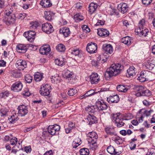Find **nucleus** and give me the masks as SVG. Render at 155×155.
I'll return each instance as SVG.
<instances>
[{"instance_id": "obj_31", "label": "nucleus", "mask_w": 155, "mask_h": 155, "mask_svg": "<svg viewBox=\"0 0 155 155\" xmlns=\"http://www.w3.org/2000/svg\"><path fill=\"white\" fill-rule=\"evenodd\" d=\"M60 33H62L65 37H68L70 33L69 28L64 27L61 28L59 31Z\"/></svg>"}, {"instance_id": "obj_17", "label": "nucleus", "mask_w": 155, "mask_h": 155, "mask_svg": "<svg viewBox=\"0 0 155 155\" xmlns=\"http://www.w3.org/2000/svg\"><path fill=\"white\" fill-rule=\"evenodd\" d=\"M86 110L89 112V114H96L98 111V108L97 105L91 106H88L85 108Z\"/></svg>"}, {"instance_id": "obj_1", "label": "nucleus", "mask_w": 155, "mask_h": 155, "mask_svg": "<svg viewBox=\"0 0 155 155\" xmlns=\"http://www.w3.org/2000/svg\"><path fill=\"white\" fill-rule=\"evenodd\" d=\"M123 69V66L120 64H112L110 67L109 70L105 73V77H111L119 74Z\"/></svg>"}, {"instance_id": "obj_7", "label": "nucleus", "mask_w": 155, "mask_h": 155, "mask_svg": "<svg viewBox=\"0 0 155 155\" xmlns=\"http://www.w3.org/2000/svg\"><path fill=\"white\" fill-rule=\"evenodd\" d=\"M60 126L57 124L50 125L48 127V133L51 135H53L56 134L60 129Z\"/></svg>"}, {"instance_id": "obj_37", "label": "nucleus", "mask_w": 155, "mask_h": 155, "mask_svg": "<svg viewBox=\"0 0 155 155\" xmlns=\"http://www.w3.org/2000/svg\"><path fill=\"white\" fill-rule=\"evenodd\" d=\"M74 19L76 22H79L83 20L84 17L81 14H77L74 16Z\"/></svg>"}, {"instance_id": "obj_64", "label": "nucleus", "mask_w": 155, "mask_h": 155, "mask_svg": "<svg viewBox=\"0 0 155 155\" xmlns=\"http://www.w3.org/2000/svg\"><path fill=\"white\" fill-rule=\"evenodd\" d=\"M122 21H123V23L124 25L126 26V27H127V26L129 25V23L127 20H123Z\"/></svg>"}, {"instance_id": "obj_26", "label": "nucleus", "mask_w": 155, "mask_h": 155, "mask_svg": "<svg viewBox=\"0 0 155 155\" xmlns=\"http://www.w3.org/2000/svg\"><path fill=\"white\" fill-rule=\"evenodd\" d=\"M18 113H14L12 115L8 117V120L10 123L14 124L18 120L19 118L18 117Z\"/></svg>"}, {"instance_id": "obj_24", "label": "nucleus", "mask_w": 155, "mask_h": 155, "mask_svg": "<svg viewBox=\"0 0 155 155\" xmlns=\"http://www.w3.org/2000/svg\"><path fill=\"white\" fill-rule=\"evenodd\" d=\"M16 50L20 53H25L27 51V48L24 45L19 44L17 46Z\"/></svg>"}, {"instance_id": "obj_34", "label": "nucleus", "mask_w": 155, "mask_h": 155, "mask_svg": "<svg viewBox=\"0 0 155 155\" xmlns=\"http://www.w3.org/2000/svg\"><path fill=\"white\" fill-rule=\"evenodd\" d=\"M82 143L81 140V139L78 137L75 138L73 142V147L76 148Z\"/></svg>"}, {"instance_id": "obj_19", "label": "nucleus", "mask_w": 155, "mask_h": 155, "mask_svg": "<svg viewBox=\"0 0 155 155\" xmlns=\"http://www.w3.org/2000/svg\"><path fill=\"white\" fill-rule=\"evenodd\" d=\"M87 120L89 122V124L90 125L97 123V118L93 114H89L87 116Z\"/></svg>"}, {"instance_id": "obj_36", "label": "nucleus", "mask_w": 155, "mask_h": 155, "mask_svg": "<svg viewBox=\"0 0 155 155\" xmlns=\"http://www.w3.org/2000/svg\"><path fill=\"white\" fill-rule=\"evenodd\" d=\"M112 140L117 144H121L123 141L122 139L120 137L116 135L112 137Z\"/></svg>"}, {"instance_id": "obj_57", "label": "nucleus", "mask_w": 155, "mask_h": 155, "mask_svg": "<svg viewBox=\"0 0 155 155\" xmlns=\"http://www.w3.org/2000/svg\"><path fill=\"white\" fill-rule=\"evenodd\" d=\"M28 35L35 38L36 34L34 31L31 30L28 31Z\"/></svg>"}, {"instance_id": "obj_46", "label": "nucleus", "mask_w": 155, "mask_h": 155, "mask_svg": "<svg viewBox=\"0 0 155 155\" xmlns=\"http://www.w3.org/2000/svg\"><path fill=\"white\" fill-rule=\"evenodd\" d=\"M59 77L58 75L56 74L55 75L52 76L51 78V81L53 83H57V82L59 79Z\"/></svg>"}, {"instance_id": "obj_43", "label": "nucleus", "mask_w": 155, "mask_h": 155, "mask_svg": "<svg viewBox=\"0 0 155 155\" xmlns=\"http://www.w3.org/2000/svg\"><path fill=\"white\" fill-rule=\"evenodd\" d=\"M57 51L60 52H62L64 51L65 50V46L63 44H59L56 47Z\"/></svg>"}, {"instance_id": "obj_9", "label": "nucleus", "mask_w": 155, "mask_h": 155, "mask_svg": "<svg viewBox=\"0 0 155 155\" xmlns=\"http://www.w3.org/2000/svg\"><path fill=\"white\" fill-rule=\"evenodd\" d=\"M135 31L137 33V34L141 37L147 36L149 32L148 29L146 27L141 28H136L135 29Z\"/></svg>"}, {"instance_id": "obj_10", "label": "nucleus", "mask_w": 155, "mask_h": 155, "mask_svg": "<svg viewBox=\"0 0 155 155\" xmlns=\"http://www.w3.org/2000/svg\"><path fill=\"white\" fill-rule=\"evenodd\" d=\"M97 48L96 43L91 42L88 44L86 49L87 52L91 54L95 53Z\"/></svg>"}, {"instance_id": "obj_41", "label": "nucleus", "mask_w": 155, "mask_h": 155, "mask_svg": "<svg viewBox=\"0 0 155 155\" xmlns=\"http://www.w3.org/2000/svg\"><path fill=\"white\" fill-rule=\"evenodd\" d=\"M45 17L46 20L49 21L51 20L52 15H53L51 12H45Z\"/></svg>"}, {"instance_id": "obj_49", "label": "nucleus", "mask_w": 155, "mask_h": 155, "mask_svg": "<svg viewBox=\"0 0 155 155\" xmlns=\"http://www.w3.org/2000/svg\"><path fill=\"white\" fill-rule=\"evenodd\" d=\"M145 21L143 19H142L140 20L139 23V27L138 28H145Z\"/></svg>"}, {"instance_id": "obj_53", "label": "nucleus", "mask_w": 155, "mask_h": 155, "mask_svg": "<svg viewBox=\"0 0 155 155\" xmlns=\"http://www.w3.org/2000/svg\"><path fill=\"white\" fill-rule=\"evenodd\" d=\"M54 62L57 65L59 66H61L64 64V62L62 61H61L60 59H57L55 60Z\"/></svg>"}, {"instance_id": "obj_29", "label": "nucleus", "mask_w": 155, "mask_h": 155, "mask_svg": "<svg viewBox=\"0 0 155 155\" xmlns=\"http://www.w3.org/2000/svg\"><path fill=\"white\" fill-rule=\"evenodd\" d=\"M97 5L96 3H91L89 6V11L90 14H91L93 13L97 8Z\"/></svg>"}, {"instance_id": "obj_40", "label": "nucleus", "mask_w": 155, "mask_h": 155, "mask_svg": "<svg viewBox=\"0 0 155 155\" xmlns=\"http://www.w3.org/2000/svg\"><path fill=\"white\" fill-rule=\"evenodd\" d=\"M145 66L146 68L150 70H152L154 67V65L150 61H147L145 63Z\"/></svg>"}, {"instance_id": "obj_39", "label": "nucleus", "mask_w": 155, "mask_h": 155, "mask_svg": "<svg viewBox=\"0 0 155 155\" xmlns=\"http://www.w3.org/2000/svg\"><path fill=\"white\" fill-rule=\"evenodd\" d=\"M93 90H91L87 92L82 97V98H85L88 96H91L96 94Z\"/></svg>"}, {"instance_id": "obj_32", "label": "nucleus", "mask_w": 155, "mask_h": 155, "mask_svg": "<svg viewBox=\"0 0 155 155\" xmlns=\"http://www.w3.org/2000/svg\"><path fill=\"white\" fill-rule=\"evenodd\" d=\"M5 18V23L7 25H9L11 24H13L15 22V19L14 17L11 16H7Z\"/></svg>"}, {"instance_id": "obj_50", "label": "nucleus", "mask_w": 155, "mask_h": 155, "mask_svg": "<svg viewBox=\"0 0 155 155\" xmlns=\"http://www.w3.org/2000/svg\"><path fill=\"white\" fill-rule=\"evenodd\" d=\"M22 94L25 97H28L30 95V93L28 88H25L22 92Z\"/></svg>"}, {"instance_id": "obj_60", "label": "nucleus", "mask_w": 155, "mask_h": 155, "mask_svg": "<svg viewBox=\"0 0 155 155\" xmlns=\"http://www.w3.org/2000/svg\"><path fill=\"white\" fill-rule=\"evenodd\" d=\"M8 111L6 110L5 108L2 109L0 110V112L2 114V115L4 116L6 115Z\"/></svg>"}, {"instance_id": "obj_2", "label": "nucleus", "mask_w": 155, "mask_h": 155, "mask_svg": "<svg viewBox=\"0 0 155 155\" xmlns=\"http://www.w3.org/2000/svg\"><path fill=\"white\" fill-rule=\"evenodd\" d=\"M87 140L90 147L94 149L97 148L96 142L98 138L97 134L94 132H89L87 134Z\"/></svg>"}, {"instance_id": "obj_6", "label": "nucleus", "mask_w": 155, "mask_h": 155, "mask_svg": "<svg viewBox=\"0 0 155 155\" xmlns=\"http://www.w3.org/2000/svg\"><path fill=\"white\" fill-rule=\"evenodd\" d=\"M51 89V86L50 85L46 84L40 88L39 93L41 95L48 96L50 92Z\"/></svg>"}, {"instance_id": "obj_16", "label": "nucleus", "mask_w": 155, "mask_h": 155, "mask_svg": "<svg viewBox=\"0 0 155 155\" xmlns=\"http://www.w3.org/2000/svg\"><path fill=\"white\" fill-rule=\"evenodd\" d=\"M119 101L118 96L116 94L111 96L107 98V101L110 103H117Z\"/></svg>"}, {"instance_id": "obj_54", "label": "nucleus", "mask_w": 155, "mask_h": 155, "mask_svg": "<svg viewBox=\"0 0 155 155\" xmlns=\"http://www.w3.org/2000/svg\"><path fill=\"white\" fill-rule=\"evenodd\" d=\"M17 139L15 137H13L10 140V143L11 145H13L17 143Z\"/></svg>"}, {"instance_id": "obj_22", "label": "nucleus", "mask_w": 155, "mask_h": 155, "mask_svg": "<svg viewBox=\"0 0 155 155\" xmlns=\"http://www.w3.org/2000/svg\"><path fill=\"white\" fill-rule=\"evenodd\" d=\"M71 53L76 58H80L82 55L81 51L78 49H73L71 50Z\"/></svg>"}, {"instance_id": "obj_18", "label": "nucleus", "mask_w": 155, "mask_h": 155, "mask_svg": "<svg viewBox=\"0 0 155 155\" xmlns=\"http://www.w3.org/2000/svg\"><path fill=\"white\" fill-rule=\"evenodd\" d=\"M109 32L106 29L104 28H99L97 30L98 35L101 37H106L109 35Z\"/></svg>"}, {"instance_id": "obj_55", "label": "nucleus", "mask_w": 155, "mask_h": 155, "mask_svg": "<svg viewBox=\"0 0 155 155\" xmlns=\"http://www.w3.org/2000/svg\"><path fill=\"white\" fill-rule=\"evenodd\" d=\"M82 28L83 30L86 32H89L90 31V29L89 28L87 27V26L84 25L82 26Z\"/></svg>"}, {"instance_id": "obj_61", "label": "nucleus", "mask_w": 155, "mask_h": 155, "mask_svg": "<svg viewBox=\"0 0 155 155\" xmlns=\"http://www.w3.org/2000/svg\"><path fill=\"white\" fill-rule=\"evenodd\" d=\"M5 2L3 0H0V8H3L5 6Z\"/></svg>"}, {"instance_id": "obj_23", "label": "nucleus", "mask_w": 155, "mask_h": 155, "mask_svg": "<svg viewBox=\"0 0 155 155\" xmlns=\"http://www.w3.org/2000/svg\"><path fill=\"white\" fill-rule=\"evenodd\" d=\"M134 89L137 92L136 94V96L137 97H139L141 95V93L144 90V87L143 86L139 85H135L134 86Z\"/></svg>"}, {"instance_id": "obj_38", "label": "nucleus", "mask_w": 155, "mask_h": 155, "mask_svg": "<svg viewBox=\"0 0 155 155\" xmlns=\"http://www.w3.org/2000/svg\"><path fill=\"white\" fill-rule=\"evenodd\" d=\"M43 77V74L39 72H37L34 75V79L36 81H41Z\"/></svg>"}, {"instance_id": "obj_59", "label": "nucleus", "mask_w": 155, "mask_h": 155, "mask_svg": "<svg viewBox=\"0 0 155 155\" xmlns=\"http://www.w3.org/2000/svg\"><path fill=\"white\" fill-rule=\"evenodd\" d=\"M104 21H102L101 20H98L96 24L94 25H104Z\"/></svg>"}, {"instance_id": "obj_62", "label": "nucleus", "mask_w": 155, "mask_h": 155, "mask_svg": "<svg viewBox=\"0 0 155 155\" xmlns=\"http://www.w3.org/2000/svg\"><path fill=\"white\" fill-rule=\"evenodd\" d=\"M25 150L26 152L27 153L30 152L31 150L30 146L25 147Z\"/></svg>"}, {"instance_id": "obj_48", "label": "nucleus", "mask_w": 155, "mask_h": 155, "mask_svg": "<svg viewBox=\"0 0 155 155\" xmlns=\"http://www.w3.org/2000/svg\"><path fill=\"white\" fill-rule=\"evenodd\" d=\"M31 25L30 26L31 29L32 28V29H35L39 26V24L38 22L35 21V22H32L31 24Z\"/></svg>"}, {"instance_id": "obj_20", "label": "nucleus", "mask_w": 155, "mask_h": 155, "mask_svg": "<svg viewBox=\"0 0 155 155\" xmlns=\"http://www.w3.org/2000/svg\"><path fill=\"white\" fill-rule=\"evenodd\" d=\"M102 48L105 53L107 54V53L111 54L113 52V48L112 46L110 44H104L102 46Z\"/></svg>"}, {"instance_id": "obj_21", "label": "nucleus", "mask_w": 155, "mask_h": 155, "mask_svg": "<svg viewBox=\"0 0 155 155\" xmlns=\"http://www.w3.org/2000/svg\"><path fill=\"white\" fill-rule=\"evenodd\" d=\"M50 48L49 45L42 46L40 48L39 52L42 54H47L50 51Z\"/></svg>"}, {"instance_id": "obj_28", "label": "nucleus", "mask_w": 155, "mask_h": 155, "mask_svg": "<svg viewBox=\"0 0 155 155\" xmlns=\"http://www.w3.org/2000/svg\"><path fill=\"white\" fill-rule=\"evenodd\" d=\"M109 56V55L107 54V53H104L103 54H101L99 55L97 57V61H101V63H103L107 61V59Z\"/></svg>"}, {"instance_id": "obj_15", "label": "nucleus", "mask_w": 155, "mask_h": 155, "mask_svg": "<svg viewBox=\"0 0 155 155\" xmlns=\"http://www.w3.org/2000/svg\"><path fill=\"white\" fill-rule=\"evenodd\" d=\"M147 72L145 71H142L140 72V76L137 78V79L142 82H145L147 80Z\"/></svg>"}, {"instance_id": "obj_52", "label": "nucleus", "mask_w": 155, "mask_h": 155, "mask_svg": "<svg viewBox=\"0 0 155 155\" xmlns=\"http://www.w3.org/2000/svg\"><path fill=\"white\" fill-rule=\"evenodd\" d=\"M12 74L14 77L17 78H20L22 75V74L20 72L16 71L13 72Z\"/></svg>"}, {"instance_id": "obj_30", "label": "nucleus", "mask_w": 155, "mask_h": 155, "mask_svg": "<svg viewBox=\"0 0 155 155\" xmlns=\"http://www.w3.org/2000/svg\"><path fill=\"white\" fill-rule=\"evenodd\" d=\"M136 69L133 66L130 67L127 70V72L128 74V75L129 77L133 76L135 75V71Z\"/></svg>"}, {"instance_id": "obj_4", "label": "nucleus", "mask_w": 155, "mask_h": 155, "mask_svg": "<svg viewBox=\"0 0 155 155\" xmlns=\"http://www.w3.org/2000/svg\"><path fill=\"white\" fill-rule=\"evenodd\" d=\"M17 110L18 116L24 117L27 115L28 112V105L22 104L18 106Z\"/></svg>"}, {"instance_id": "obj_35", "label": "nucleus", "mask_w": 155, "mask_h": 155, "mask_svg": "<svg viewBox=\"0 0 155 155\" xmlns=\"http://www.w3.org/2000/svg\"><path fill=\"white\" fill-rule=\"evenodd\" d=\"M117 90L120 92H127L128 89L124 85H119L117 87Z\"/></svg>"}, {"instance_id": "obj_3", "label": "nucleus", "mask_w": 155, "mask_h": 155, "mask_svg": "<svg viewBox=\"0 0 155 155\" xmlns=\"http://www.w3.org/2000/svg\"><path fill=\"white\" fill-rule=\"evenodd\" d=\"M112 119V120L115 122L118 127H121L124 124V119L118 114H113Z\"/></svg>"}, {"instance_id": "obj_11", "label": "nucleus", "mask_w": 155, "mask_h": 155, "mask_svg": "<svg viewBox=\"0 0 155 155\" xmlns=\"http://www.w3.org/2000/svg\"><path fill=\"white\" fill-rule=\"evenodd\" d=\"M23 85L20 81L16 82L12 84L11 87V90L15 92H18L21 90Z\"/></svg>"}, {"instance_id": "obj_44", "label": "nucleus", "mask_w": 155, "mask_h": 155, "mask_svg": "<svg viewBox=\"0 0 155 155\" xmlns=\"http://www.w3.org/2000/svg\"><path fill=\"white\" fill-rule=\"evenodd\" d=\"M80 152L81 155H88L89 154V150L86 148L81 149Z\"/></svg>"}, {"instance_id": "obj_47", "label": "nucleus", "mask_w": 155, "mask_h": 155, "mask_svg": "<svg viewBox=\"0 0 155 155\" xmlns=\"http://www.w3.org/2000/svg\"><path fill=\"white\" fill-rule=\"evenodd\" d=\"M9 92L7 91L2 92L0 93V97L5 98L9 96Z\"/></svg>"}, {"instance_id": "obj_8", "label": "nucleus", "mask_w": 155, "mask_h": 155, "mask_svg": "<svg viewBox=\"0 0 155 155\" xmlns=\"http://www.w3.org/2000/svg\"><path fill=\"white\" fill-rule=\"evenodd\" d=\"M121 147H119L115 149L113 147L110 146L107 148V151L111 154L113 155H119L121 153V151L119 150Z\"/></svg>"}, {"instance_id": "obj_63", "label": "nucleus", "mask_w": 155, "mask_h": 155, "mask_svg": "<svg viewBox=\"0 0 155 155\" xmlns=\"http://www.w3.org/2000/svg\"><path fill=\"white\" fill-rule=\"evenodd\" d=\"M136 146V144L133 143H131V144L130 146V149L131 150H134Z\"/></svg>"}, {"instance_id": "obj_5", "label": "nucleus", "mask_w": 155, "mask_h": 155, "mask_svg": "<svg viewBox=\"0 0 155 155\" xmlns=\"http://www.w3.org/2000/svg\"><path fill=\"white\" fill-rule=\"evenodd\" d=\"M42 30L47 34H50L54 31L53 27L51 24L49 23H46L42 25Z\"/></svg>"}, {"instance_id": "obj_45", "label": "nucleus", "mask_w": 155, "mask_h": 155, "mask_svg": "<svg viewBox=\"0 0 155 155\" xmlns=\"http://www.w3.org/2000/svg\"><path fill=\"white\" fill-rule=\"evenodd\" d=\"M77 92V91L75 89L71 88L69 90L68 94L70 96H73Z\"/></svg>"}, {"instance_id": "obj_42", "label": "nucleus", "mask_w": 155, "mask_h": 155, "mask_svg": "<svg viewBox=\"0 0 155 155\" xmlns=\"http://www.w3.org/2000/svg\"><path fill=\"white\" fill-rule=\"evenodd\" d=\"M141 96H150L151 95V93L150 91L148 89H145L143 90Z\"/></svg>"}, {"instance_id": "obj_13", "label": "nucleus", "mask_w": 155, "mask_h": 155, "mask_svg": "<svg viewBox=\"0 0 155 155\" xmlns=\"http://www.w3.org/2000/svg\"><path fill=\"white\" fill-rule=\"evenodd\" d=\"M16 66L18 70H23L27 67V63L25 61L19 60L17 61Z\"/></svg>"}, {"instance_id": "obj_56", "label": "nucleus", "mask_w": 155, "mask_h": 155, "mask_svg": "<svg viewBox=\"0 0 155 155\" xmlns=\"http://www.w3.org/2000/svg\"><path fill=\"white\" fill-rule=\"evenodd\" d=\"M152 0H142L143 3L146 5H149L152 2Z\"/></svg>"}, {"instance_id": "obj_14", "label": "nucleus", "mask_w": 155, "mask_h": 155, "mask_svg": "<svg viewBox=\"0 0 155 155\" xmlns=\"http://www.w3.org/2000/svg\"><path fill=\"white\" fill-rule=\"evenodd\" d=\"M117 8L119 11L123 14L126 13L128 9L127 4L124 3L118 5L117 6Z\"/></svg>"}, {"instance_id": "obj_33", "label": "nucleus", "mask_w": 155, "mask_h": 155, "mask_svg": "<svg viewBox=\"0 0 155 155\" xmlns=\"http://www.w3.org/2000/svg\"><path fill=\"white\" fill-rule=\"evenodd\" d=\"M121 42L127 45H130L131 42V38L128 36L123 38L121 39Z\"/></svg>"}, {"instance_id": "obj_12", "label": "nucleus", "mask_w": 155, "mask_h": 155, "mask_svg": "<svg viewBox=\"0 0 155 155\" xmlns=\"http://www.w3.org/2000/svg\"><path fill=\"white\" fill-rule=\"evenodd\" d=\"M90 81L92 84H96L98 82L100 79L97 73H93L90 77Z\"/></svg>"}, {"instance_id": "obj_25", "label": "nucleus", "mask_w": 155, "mask_h": 155, "mask_svg": "<svg viewBox=\"0 0 155 155\" xmlns=\"http://www.w3.org/2000/svg\"><path fill=\"white\" fill-rule=\"evenodd\" d=\"M97 104L99 110H106L107 108V106L106 103L103 101H98Z\"/></svg>"}, {"instance_id": "obj_58", "label": "nucleus", "mask_w": 155, "mask_h": 155, "mask_svg": "<svg viewBox=\"0 0 155 155\" xmlns=\"http://www.w3.org/2000/svg\"><path fill=\"white\" fill-rule=\"evenodd\" d=\"M13 8H10L9 10H6L5 11V14L7 16H10V15L13 12Z\"/></svg>"}, {"instance_id": "obj_51", "label": "nucleus", "mask_w": 155, "mask_h": 155, "mask_svg": "<svg viewBox=\"0 0 155 155\" xmlns=\"http://www.w3.org/2000/svg\"><path fill=\"white\" fill-rule=\"evenodd\" d=\"M25 80L27 83H30L32 81V78L29 74H27L25 76Z\"/></svg>"}, {"instance_id": "obj_27", "label": "nucleus", "mask_w": 155, "mask_h": 155, "mask_svg": "<svg viewBox=\"0 0 155 155\" xmlns=\"http://www.w3.org/2000/svg\"><path fill=\"white\" fill-rule=\"evenodd\" d=\"M40 4L44 8H48L52 5L50 0H42L40 2Z\"/></svg>"}]
</instances>
